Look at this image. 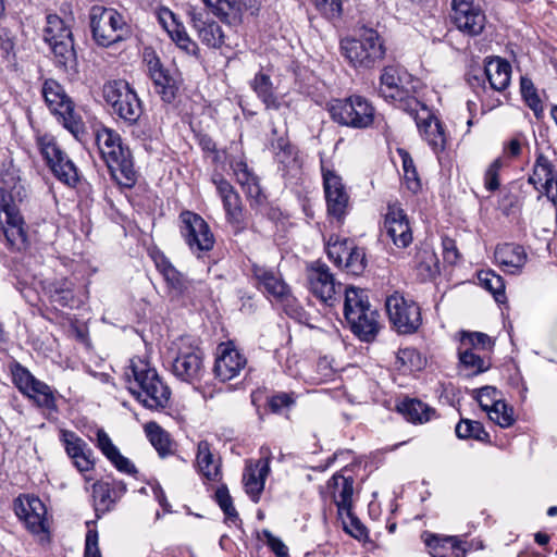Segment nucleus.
Here are the masks:
<instances>
[{
    "instance_id": "1",
    "label": "nucleus",
    "mask_w": 557,
    "mask_h": 557,
    "mask_svg": "<svg viewBox=\"0 0 557 557\" xmlns=\"http://www.w3.org/2000/svg\"><path fill=\"white\" fill-rule=\"evenodd\" d=\"M96 144L112 177L124 187H133L137 175L131 150L123 145L121 136L103 127L96 133Z\"/></svg>"
},
{
    "instance_id": "2",
    "label": "nucleus",
    "mask_w": 557,
    "mask_h": 557,
    "mask_svg": "<svg viewBox=\"0 0 557 557\" xmlns=\"http://www.w3.org/2000/svg\"><path fill=\"white\" fill-rule=\"evenodd\" d=\"M131 370L134 381L131 382L128 388L135 398L149 410L159 411L166 408L171 389L160 377L157 370L141 359L132 360Z\"/></svg>"
},
{
    "instance_id": "3",
    "label": "nucleus",
    "mask_w": 557,
    "mask_h": 557,
    "mask_svg": "<svg viewBox=\"0 0 557 557\" xmlns=\"http://www.w3.org/2000/svg\"><path fill=\"white\" fill-rule=\"evenodd\" d=\"M344 315L351 332L363 342H372L380 329L379 313L372 309L364 290L354 286L345 289Z\"/></svg>"
},
{
    "instance_id": "4",
    "label": "nucleus",
    "mask_w": 557,
    "mask_h": 557,
    "mask_svg": "<svg viewBox=\"0 0 557 557\" xmlns=\"http://www.w3.org/2000/svg\"><path fill=\"white\" fill-rule=\"evenodd\" d=\"M341 51L355 69L370 70L384 59L386 48L375 29L363 28L358 36L342 39Z\"/></svg>"
},
{
    "instance_id": "5",
    "label": "nucleus",
    "mask_w": 557,
    "mask_h": 557,
    "mask_svg": "<svg viewBox=\"0 0 557 557\" xmlns=\"http://www.w3.org/2000/svg\"><path fill=\"white\" fill-rule=\"evenodd\" d=\"M414 79L404 67L385 66L380 77V95L388 101L398 102L409 115H417L423 104L414 96Z\"/></svg>"
},
{
    "instance_id": "6",
    "label": "nucleus",
    "mask_w": 557,
    "mask_h": 557,
    "mask_svg": "<svg viewBox=\"0 0 557 557\" xmlns=\"http://www.w3.org/2000/svg\"><path fill=\"white\" fill-rule=\"evenodd\" d=\"M89 26L92 39L98 46L110 47L132 36V27L115 9L92 5L89 11Z\"/></svg>"
},
{
    "instance_id": "7",
    "label": "nucleus",
    "mask_w": 557,
    "mask_h": 557,
    "mask_svg": "<svg viewBox=\"0 0 557 557\" xmlns=\"http://www.w3.org/2000/svg\"><path fill=\"white\" fill-rule=\"evenodd\" d=\"M44 39L50 46L58 67L70 74L78 73V61L71 28L57 14L46 16Z\"/></svg>"
},
{
    "instance_id": "8",
    "label": "nucleus",
    "mask_w": 557,
    "mask_h": 557,
    "mask_svg": "<svg viewBox=\"0 0 557 557\" xmlns=\"http://www.w3.org/2000/svg\"><path fill=\"white\" fill-rule=\"evenodd\" d=\"M41 92L46 104L58 121L77 140H83L86 134L85 123L63 86L55 79L49 78L44 82Z\"/></svg>"
},
{
    "instance_id": "9",
    "label": "nucleus",
    "mask_w": 557,
    "mask_h": 557,
    "mask_svg": "<svg viewBox=\"0 0 557 557\" xmlns=\"http://www.w3.org/2000/svg\"><path fill=\"white\" fill-rule=\"evenodd\" d=\"M103 99L111 113L127 126L137 125L144 113L143 102L134 88L124 79L109 81L102 88Z\"/></svg>"
},
{
    "instance_id": "10",
    "label": "nucleus",
    "mask_w": 557,
    "mask_h": 557,
    "mask_svg": "<svg viewBox=\"0 0 557 557\" xmlns=\"http://www.w3.org/2000/svg\"><path fill=\"white\" fill-rule=\"evenodd\" d=\"M171 372L181 382L199 384L207 373L202 350L189 337H180L173 343Z\"/></svg>"
},
{
    "instance_id": "11",
    "label": "nucleus",
    "mask_w": 557,
    "mask_h": 557,
    "mask_svg": "<svg viewBox=\"0 0 557 557\" xmlns=\"http://www.w3.org/2000/svg\"><path fill=\"white\" fill-rule=\"evenodd\" d=\"M332 120L351 128H367L374 122L375 108L364 97L352 95L345 99H335L329 103Z\"/></svg>"
},
{
    "instance_id": "12",
    "label": "nucleus",
    "mask_w": 557,
    "mask_h": 557,
    "mask_svg": "<svg viewBox=\"0 0 557 557\" xmlns=\"http://www.w3.org/2000/svg\"><path fill=\"white\" fill-rule=\"evenodd\" d=\"M0 228L2 231L7 248L12 252H21L28 247L26 224L20 209L0 187Z\"/></svg>"
},
{
    "instance_id": "13",
    "label": "nucleus",
    "mask_w": 557,
    "mask_h": 557,
    "mask_svg": "<svg viewBox=\"0 0 557 557\" xmlns=\"http://www.w3.org/2000/svg\"><path fill=\"white\" fill-rule=\"evenodd\" d=\"M388 319L399 334H413L422 324L421 308L411 300L395 292L385 302Z\"/></svg>"
},
{
    "instance_id": "14",
    "label": "nucleus",
    "mask_w": 557,
    "mask_h": 557,
    "mask_svg": "<svg viewBox=\"0 0 557 557\" xmlns=\"http://www.w3.org/2000/svg\"><path fill=\"white\" fill-rule=\"evenodd\" d=\"M38 146L54 176L65 185L75 187L79 181L78 170L54 138L42 136L38 139Z\"/></svg>"
},
{
    "instance_id": "15",
    "label": "nucleus",
    "mask_w": 557,
    "mask_h": 557,
    "mask_svg": "<svg viewBox=\"0 0 557 557\" xmlns=\"http://www.w3.org/2000/svg\"><path fill=\"white\" fill-rule=\"evenodd\" d=\"M309 290L321 302L333 307L341 300L342 284L335 281L330 268L320 261L312 262L307 268Z\"/></svg>"
},
{
    "instance_id": "16",
    "label": "nucleus",
    "mask_w": 557,
    "mask_h": 557,
    "mask_svg": "<svg viewBox=\"0 0 557 557\" xmlns=\"http://www.w3.org/2000/svg\"><path fill=\"white\" fill-rule=\"evenodd\" d=\"M144 62L156 92L164 102L172 103L178 92V81L174 73L163 65L159 55L151 48L144 50Z\"/></svg>"
},
{
    "instance_id": "17",
    "label": "nucleus",
    "mask_w": 557,
    "mask_h": 557,
    "mask_svg": "<svg viewBox=\"0 0 557 557\" xmlns=\"http://www.w3.org/2000/svg\"><path fill=\"white\" fill-rule=\"evenodd\" d=\"M181 234L193 252H206L213 248L215 239L208 223L197 213L180 214Z\"/></svg>"
},
{
    "instance_id": "18",
    "label": "nucleus",
    "mask_w": 557,
    "mask_h": 557,
    "mask_svg": "<svg viewBox=\"0 0 557 557\" xmlns=\"http://www.w3.org/2000/svg\"><path fill=\"white\" fill-rule=\"evenodd\" d=\"M451 20L462 34L479 36L486 23V16L480 5L472 0H451Z\"/></svg>"
},
{
    "instance_id": "19",
    "label": "nucleus",
    "mask_w": 557,
    "mask_h": 557,
    "mask_svg": "<svg viewBox=\"0 0 557 557\" xmlns=\"http://www.w3.org/2000/svg\"><path fill=\"white\" fill-rule=\"evenodd\" d=\"M323 187L329 215L343 221L349 208V195L342 177L334 171L322 166Z\"/></svg>"
},
{
    "instance_id": "20",
    "label": "nucleus",
    "mask_w": 557,
    "mask_h": 557,
    "mask_svg": "<svg viewBox=\"0 0 557 557\" xmlns=\"http://www.w3.org/2000/svg\"><path fill=\"white\" fill-rule=\"evenodd\" d=\"M327 257L333 262L343 267L351 275H361L367 267L366 252L363 248L357 247L352 242L344 239L342 242L327 243Z\"/></svg>"
},
{
    "instance_id": "21",
    "label": "nucleus",
    "mask_w": 557,
    "mask_h": 557,
    "mask_svg": "<svg viewBox=\"0 0 557 557\" xmlns=\"http://www.w3.org/2000/svg\"><path fill=\"white\" fill-rule=\"evenodd\" d=\"M212 182L222 199L227 222L232 225L234 233L239 234L245 230L240 196L223 176L214 175Z\"/></svg>"
},
{
    "instance_id": "22",
    "label": "nucleus",
    "mask_w": 557,
    "mask_h": 557,
    "mask_svg": "<svg viewBox=\"0 0 557 557\" xmlns=\"http://www.w3.org/2000/svg\"><path fill=\"white\" fill-rule=\"evenodd\" d=\"M188 17L201 42L209 48L219 49L224 44V33L221 26L209 18L203 10L191 8Z\"/></svg>"
},
{
    "instance_id": "23",
    "label": "nucleus",
    "mask_w": 557,
    "mask_h": 557,
    "mask_svg": "<svg viewBox=\"0 0 557 557\" xmlns=\"http://www.w3.org/2000/svg\"><path fill=\"white\" fill-rule=\"evenodd\" d=\"M61 442L64 445L67 456L73 460L79 472H87L95 467L94 451L89 445L75 432L62 430Z\"/></svg>"
},
{
    "instance_id": "24",
    "label": "nucleus",
    "mask_w": 557,
    "mask_h": 557,
    "mask_svg": "<svg viewBox=\"0 0 557 557\" xmlns=\"http://www.w3.org/2000/svg\"><path fill=\"white\" fill-rule=\"evenodd\" d=\"M15 512L33 534L47 533V510L38 497H26L25 500L18 498V503L15 504Z\"/></svg>"
},
{
    "instance_id": "25",
    "label": "nucleus",
    "mask_w": 557,
    "mask_h": 557,
    "mask_svg": "<svg viewBox=\"0 0 557 557\" xmlns=\"http://www.w3.org/2000/svg\"><path fill=\"white\" fill-rule=\"evenodd\" d=\"M267 456L260 458L255 465H247L243 475L245 491L253 503H258L260 495L264 490L265 479L270 472V451L267 449Z\"/></svg>"
},
{
    "instance_id": "26",
    "label": "nucleus",
    "mask_w": 557,
    "mask_h": 557,
    "mask_svg": "<svg viewBox=\"0 0 557 557\" xmlns=\"http://www.w3.org/2000/svg\"><path fill=\"white\" fill-rule=\"evenodd\" d=\"M385 228L387 235L397 247L405 248L412 242L408 218L404 210L395 205L388 206Z\"/></svg>"
},
{
    "instance_id": "27",
    "label": "nucleus",
    "mask_w": 557,
    "mask_h": 557,
    "mask_svg": "<svg viewBox=\"0 0 557 557\" xmlns=\"http://www.w3.org/2000/svg\"><path fill=\"white\" fill-rule=\"evenodd\" d=\"M420 110L425 116L420 117L419 112L417 115L411 116L414 119L419 131L423 134L431 148L434 151H442L446 143L443 124L437 119H433L425 104H422L419 108V111Z\"/></svg>"
},
{
    "instance_id": "28",
    "label": "nucleus",
    "mask_w": 557,
    "mask_h": 557,
    "mask_svg": "<svg viewBox=\"0 0 557 557\" xmlns=\"http://www.w3.org/2000/svg\"><path fill=\"white\" fill-rule=\"evenodd\" d=\"M495 260L499 265L511 274L520 273L524 267L528 255L524 248L518 244L506 243L498 245L495 249Z\"/></svg>"
},
{
    "instance_id": "29",
    "label": "nucleus",
    "mask_w": 557,
    "mask_h": 557,
    "mask_svg": "<svg viewBox=\"0 0 557 557\" xmlns=\"http://www.w3.org/2000/svg\"><path fill=\"white\" fill-rule=\"evenodd\" d=\"M246 358L234 348H226L216 358L213 371L222 382L237 376L246 366Z\"/></svg>"
},
{
    "instance_id": "30",
    "label": "nucleus",
    "mask_w": 557,
    "mask_h": 557,
    "mask_svg": "<svg viewBox=\"0 0 557 557\" xmlns=\"http://www.w3.org/2000/svg\"><path fill=\"white\" fill-rule=\"evenodd\" d=\"M327 487L332 491L333 500L337 507L338 515L344 516V511L352 509L354 479L335 473L329 481Z\"/></svg>"
},
{
    "instance_id": "31",
    "label": "nucleus",
    "mask_w": 557,
    "mask_h": 557,
    "mask_svg": "<svg viewBox=\"0 0 557 557\" xmlns=\"http://www.w3.org/2000/svg\"><path fill=\"white\" fill-rule=\"evenodd\" d=\"M484 73L486 74V79L491 88L494 90L503 91L510 84L511 65L505 59L495 57L487 60L484 66Z\"/></svg>"
},
{
    "instance_id": "32",
    "label": "nucleus",
    "mask_w": 557,
    "mask_h": 557,
    "mask_svg": "<svg viewBox=\"0 0 557 557\" xmlns=\"http://www.w3.org/2000/svg\"><path fill=\"white\" fill-rule=\"evenodd\" d=\"M252 276L258 282L259 287H263L264 292L277 299H283L289 292L288 286L280 278L274 271L253 264L251 268Z\"/></svg>"
},
{
    "instance_id": "33",
    "label": "nucleus",
    "mask_w": 557,
    "mask_h": 557,
    "mask_svg": "<svg viewBox=\"0 0 557 557\" xmlns=\"http://www.w3.org/2000/svg\"><path fill=\"white\" fill-rule=\"evenodd\" d=\"M535 174L544 180L543 193L553 203L557 201V172L549 160L540 153L535 161Z\"/></svg>"
},
{
    "instance_id": "34",
    "label": "nucleus",
    "mask_w": 557,
    "mask_h": 557,
    "mask_svg": "<svg viewBox=\"0 0 557 557\" xmlns=\"http://www.w3.org/2000/svg\"><path fill=\"white\" fill-rule=\"evenodd\" d=\"M397 410L411 423H425L435 416V409L419 399H405L397 405Z\"/></svg>"
},
{
    "instance_id": "35",
    "label": "nucleus",
    "mask_w": 557,
    "mask_h": 557,
    "mask_svg": "<svg viewBox=\"0 0 557 557\" xmlns=\"http://www.w3.org/2000/svg\"><path fill=\"white\" fill-rule=\"evenodd\" d=\"M163 14L172 20V28H170L165 22L164 16H160V21L163 23V26L168 30L171 39L187 54L197 55L199 51L198 45L188 36L185 28L175 22L173 13L169 10H165Z\"/></svg>"
},
{
    "instance_id": "36",
    "label": "nucleus",
    "mask_w": 557,
    "mask_h": 557,
    "mask_svg": "<svg viewBox=\"0 0 557 557\" xmlns=\"http://www.w3.org/2000/svg\"><path fill=\"white\" fill-rule=\"evenodd\" d=\"M432 557H465L466 550L454 536L438 537L433 535L426 541Z\"/></svg>"
},
{
    "instance_id": "37",
    "label": "nucleus",
    "mask_w": 557,
    "mask_h": 557,
    "mask_svg": "<svg viewBox=\"0 0 557 557\" xmlns=\"http://www.w3.org/2000/svg\"><path fill=\"white\" fill-rule=\"evenodd\" d=\"M250 86L268 110H278L281 102L276 97L269 75L259 72L251 81Z\"/></svg>"
},
{
    "instance_id": "38",
    "label": "nucleus",
    "mask_w": 557,
    "mask_h": 557,
    "mask_svg": "<svg viewBox=\"0 0 557 557\" xmlns=\"http://www.w3.org/2000/svg\"><path fill=\"white\" fill-rule=\"evenodd\" d=\"M196 461L203 476L208 480H216L220 473V465L214 461L208 441L198 443Z\"/></svg>"
},
{
    "instance_id": "39",
    "label": "nucleus",
    "mask_w": 557,
    "mask_h": 557,
    "mask_svg": "<svg viewBox=\"0 0 557 557\" xmlns=\"http://www.w3.org/2000/svg\"><path fill=\"white\" fill-rule=\"evenodd\" d=\"M28 398L33 399L34 403L46 410L51 412L58 411L57 399L54 396V391L45 382L38 380L30 387L28 394H26Z\"/></svg>"
},
{
    "instance_id": "40",
    "label": "nucleus",
    "mask_w": 557,
    "mask_h": 557,
    "mask_svg": "<svg viewBox=\"0 0 557 557\" xmlns=\"http://www.w3.org/2000/svg\"><path fill=\"white\" fill-rule=\"evenodd\" d=\"M111 483L97 481L92 485V498L97 517L111 510L116 503V496H113Z\"/></svg>"
},
{
    "instance_id": "41",
    "label": "nucleus",
    "mask_w": 557,
    "mask_h": 557,
    "mask_svg": "<svg viewBox=\"0 0 557 557\" xmlns=\"http://www.w3.org/2000/svg\"><path fill=\"white\" fill-rule=\"evenodd\" d=\"M145 432L149 442L161 457L172 453L170 435L157 422H148L145 425Z\"/></svg>"
},
{
    "instance_id": "42",
    "label": "nucleus",
    "mask_w": 557,
    "mask_h": 557,
    "mask_svg": "<svg viewBox=\"0 0 557 557\" xmlns=\"http://www.w3.org/2000/svg\"><path fill=\"white\" fill-rule=\"evenodd\" d=\"M50 297L61 307H73L75 302L74 284L66 278L55 281L50 286Z\"/></svg>"
},
{
    "instance_id": "43",
    "label": "nucleus",
    "mask_w": 557,
    "mask_h": 557,
    "mask_svg": "<svg viewBox=\"0 0 557 557\" xmlns=\"http://www.w3.org/2000/svg\"><path fill=\"white\" fill-rule=\"evenodd\" d=\"M479 282L482 287L488 290L499 304L505 302V282L503 277L494 271H481L478 275Z\"/></svg>"
},
{
    "instance_id": "44",
    "label": "nucleus",
    "mask_w": 557,
    "mask_h": 557,
    "mask_svg": "<svg viewBox=\"0 0 557 557\" xmlns=\"http://www.w3.org/2000/svg\"><path fill=\"white\" fill-rule=\"evenodd\" d=\"M455 432L457 437L461 440L473 438L480 442L490 440V434L484 430L482 423L470 419H461L457 423Z\"/></svg>"
},
{
    "instance_id": "45",
    "label": "nucleus",
    "mask_w": 557,
    "mask_h": 557,
    "mask_svg": "<svg viewBox=\"0 0 557 557\" xmlns=\"http://www.w3.org/2000/svg\"><path fill=\"white\" fill-rule=\"evenodd\" d=\"M276 159L287 170H298L300 168L297 151L284 137H280L274 145Z\"/></svg>"
},
{
    "instance_id": "46",
    "label": "nucleus",
    "mask_w": 557,
    "mask_h": 557,
    "mask_svg": "<svg viewBox=\"0 0 557 557\" xmlns=\"http://www.w3.org/2000/svg\"><path fill=\"white\" fill-rule=\"evenodd\" d=\"M397 152L401 158L404 178L407 188L412 193L419 191L421 189V182L410 153L405 149H397Z\"/></svg>"
},
{
    "instance_id": "47",
    "label": "nucleus",
    "mask_w": 557,
    "mask_h": 557,
    "mask_svg": "<svg viewBox=\"0 0 557 557\" xmlns=\"http://www.w3.org/2000/svg\"><path fill=\"white\" fill-rule=\"evenodd\" d=\"M485 411L487 412L488 418L502 428H509L515 422L512 408L502 399L493 400L491 407Z\"/></svg>"
},
{
    "instance_id": "48",
    "label": "nucleus",
    "mask_w": 557,
    "mask_h": 557,
    "mask_svg": "<svg viewBox=\"0 0 557 557\" xmlns=\"http://www.w3.org/2000/svg\"><path fill=\"white\" fill-rule=\"evenodd\" d=\"M210 11L222 22L234 21L238 16V8L234 0H202Z\"/></svg>"
},
{
    "instance_id": "49",
    "label": "nucleus",
    "mask_w": 557,
    "mask_h": 557,
    "mask_svg": "<svg viewBox=\"0 0 557 557\" xmlns=\"http://www.w3.org/2000/svg\"><path fill=\"white\" fill-rule=\"evenodd\" d=\"M520 89L525 103L534 112L535 116L539 117L543 112V104L533 82L528 77H521Z\"/></svg>"
},
{
    "instance_id": "50",
    "label": "nucleus",
    "mask_w": 557,
    "mask_h": 557,
    "mask_svg": "<svg viewBox=\"0 0 557 557\" xmlns=\"http://www.w3.org/2000/svg\"><path fill=\"white\" fill-rule=\"evenodd\" d=\"M458 354L460 363L471 370L472 374H479L488 369V364H485V361L469 347L460 345Z\"/></svg>"
},
{
    "instance_id": "51",
    "label": "nucleus",
    "mask_w": 557,
    "mask_h": 557,
    "mask_svg": "<svg viewBox=\"0 0 557 557\" xmlns=\"http://www.w3.org/2000/svg\"><path fill=\"white\" fill-rule=\"evenodd\" d=\"M214 499L218 503L219 507L225 515V518L232 522H236L238 518V512L233 505V499L230 495L228 488L226 485H221L215 491Z\"/></svg>"
},
{
    "instance_id": "52",
    "label": "nucleus",
    "mask_w": 557,
    "mask_h": 557,
    "mask_svg": "<svg viewBox=\"0 0 557 557\" xmlns=\"http://www.w3.org/2000/svg\"><path fill=\"white\" fill-rule=\"evenodd\" d=\"M460 345L462 347H469L471 350L476 348L488 349L493 346L491 337L481 332H463Z\"/></svg>"
},
{
    "instance_id": "53",
    "label": "nucleus",
    "mask_w": 557,
    "mask_h": 557,
    "mask_svg": "<svg viewBox=\"0 0 557 557\" xmlns=\"http://www.w3.org/2000/svg\"><path fill=\"white\" fill-rule=\"evenodd\" d=\"M236 180L238 184L246 190L247 196L259 200L262 195L261 187L258 182V177L248 170L247 172L237 173Z\"/></svg>"
},
{
    "instance_id": "54",
    "label": "nucleus",
    "mask_w": 557,
    "mask_h": 557,
    "mask_svg": "<svg viewBox=\"0 0 557 557\" xmlns=\"http://www.w3.org/2000/svg\"><path fill=\"white\" fill-rule=\"evenodd\" d=\"M163 278L168 286L177 295H184L189 289L190 281L176 268L173 270H168V273L163 276Z\"/></svg>"
},
{
    "instance_id": "55",
    "label": "nucleus",
    "mask_w": 557,
    "mask_h": 557,
    "mask_svg": "<svg viewBox=\"0 0 557 557\" xmlns=\"http://www.w3.org/2000/svg\"><path fill=\"white\" fill-rule=\"evenodd\" d=\"M13 381L20 392L23 395H26L38 379H36L25 367L17 364L13 371Z\"/></svg>"
},
{
    "instance_id": "56",
    "label": "nucleus",
    "mask_w": 557,
    "mask_h": 557,
    "mask_svg": "<svg viewBox=\"0 0 557 557\" xmlns=\"http://www.w3.org/2000/svg\"><path fill=\"white\" fill-rule=\"evenodd\" d=\"M344 529L354 537L361 540L367 536V529L361 521L355 516L352 509L344 511L342 517Z\"/></svg>"
},
{
    "instance_id": "57",
    "label": "nucleus",
    "mask_w": 557,
    "mask_h": 557,
    "mask_svg": "<svg viewBox=\"0 0 557 557\" xmlns=\"http://www.w3.org/2000/svg\"><path fill=\"white\" fill-rule=\"evenodd\" d=\"M262 535L265 539L267 545L276 557H288V547L281 539L274 536L269 530H263Z\"/></svg>"
},
{
    "instance_id": "58",
    "label": "nucleus",
    "mask_w": 557,
    "mask_h": 557,
    "mask_svg": "<svg viewBox=\"0 0 557 557\" xmlns=\"http://www.w3.org/2000/svg\"><path fill=\"white\" fill-rule=\"evenodd\" d=\"M295 404L293 394L277 393L269 399V407L272 412H280L284 408H289Z\"/></svg>"
},
{
    "instance_id": "59",
    "label": "nucleus",
    "mask_w": 557,
    "mask_h": 557,
    "mask_svg": "<svg viewBox=\"0 0 557 557\" xmlns=\"http://www.w3.org/2000/svg\"><path fill=\"white\" fill-rule=\"evenodd\" d=\"M97 446L108 459H112L119 451L117 447L103 430L97 432Z\"/></svg>"
},
{
    "instance_id": "60",
    "label": "nucleus",
    "mask_w": 557,
    "mask_h": 557,
    "mask_svg": "<svg viewBox=\"0 0 557 557\" xmlns=\"http://www.w3.org/2000/svg\"><path fill=\"white\" fill-rule=\"evenodd\" d=\"M498 391L494 386H483L478 391V401L483 410H487L493 400H499L496 396Z\"/></svg>"
},
{
    "instance_id": "61",
    "label": "nucleus",
    "mask_w": 557,
    "mask_h": 557,
    "mask_svg": "<svg viewBox=\"0 0 557 557\" xmlns=\"http://www.w3.org/2000/svg\"><path fill=\"white\" fill-rule=\"evenodd\" d=\"M84 557H101L98 547V533L95 530H89L86 534Z\"/></svg>"
},
{
    "instance_id": "62",
    "label": "nucleus",
    "mask_w": 557,
    "mask_h": 557,
    "mask_svg": "<svg viewBox=\"0 0 557 557\" xmlns=\"http://www.w3.org/2000/svg\"><path fill=\"white\" fill-rule=\"evenodd\" d=\"M315 7L331 16H338L342 12L341 0H311Z\"/></svg>"
},
{
    "instance_id": "63",
    "label": "nucleus",
    "mask_w": 557,
    "mask_h": 557,
    "mask_svg": "<svg viewBox=\"0 0 557 557\" xmlns=\"http://www.w3.org/2000/svg\"><path fill=\"white\" fill-rule=\"evenodd\" d=\"M442 245L445 261L450 264L456 263L460 258L456 242L449 237H444Z\"/></svg>"
},
{
    "instance_id": "64",
    "label": "nucleus",
    "mask_w": 557,
    "mask_h": 557,
    "mask_svg": "<svg viewBox=\"0 0 557 557\" xmlns=\"http://www.w3.org/2000/svg\"><path fill=\"white\" fill-rule=\"evenodd\" d=\"M114 467L120 471L127 474H135L137 473L136 467L131 462V460L123 455H121L120 450L112 457V459H109Z\"/></svg>"
}]
</instances>
